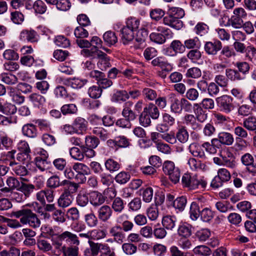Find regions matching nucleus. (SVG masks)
<instances>
[{"label": "nucleus", "instance_id": "obj_35", "mask_svg": "<svg viewBox=\"0 0 256 256\" xmlns=\"http://www.w3.org/2000/svg\"><path fill=\"white\" fill-rule=\"evenodd\" d=\"M129 98V94L126 90H118L112 96V100L114 102H126Z\"/></svg>", "mask_w": 256, "mask_h": 256}, {"label": "nucleus", "instance_id": "obj_48", "mask_svg": "<svg viewBox=\"0 0 256 256\" xmlns=\"http://www.w3.org/2000/svg\"><path fill=\"white\" fill-rule=\"evenodd\" d=\"M73 169L78 174L80 175H88L90 174V170L89 168L85 164L82 163L76 164L74 166Z\"/></svg>", "mask_w": 256, "mask_h": 256}, {"label": "nucleus", "instance_id": "obj_12", "mask_svg": "<svg viewBox=\"0 0 256 256\" xmlns=\"http://www.w3.org/2000/svg\"><path fill=\"white\" fill-rule=\"evenodd\" d=\"M133 104V102L131 101L126 102L122 112V116L130 122L135 120L137 117V114L132 110Z\"/></svg>", "mask_w": 256, "mask_h": 256}, {"label": "nucleus", "instance_id": "obj_32", "mask_svg": "<svg viewBox=\"0 0 256 256\" xmlns=\"http://www.w3.org/2000/svg\"><path fill=\"white\" fill-rule=\"evenodd\" d=\"M102 120L103 124L106 126H110L114 124V118L110 116H106L102 118V120L100 118L96 115H92L90 118V121L92 123L94 122L95 121Z\"/></svg>", "mask_w": 256, "mask_h": 256}, {"label": "nucleus", "instance_id": "obj_52", "mask_svg": "<svg viewBox=\"0 0 256 256\" xmlns=\"http://www.w3.org/2000/svg\"><path fill=\"white\" fill-rule=\"evenodd\" d=\"M196 34L200 36H204L208 32V26L204 22H198L194 28Z\"/></svg>", "mask_w": 256, "mask_h": 256}, {"label": "nucleus", "instance_id": "obj_43", "mask_svg": "<svg viewBox=\"0 0 256 256\" xmlns=\"http://www.w3.org/2000/svg\"><path fill=\"white\" fill-rule=\"evenodd\" d=\"M60 110L64 115L72 114H76L78 108L75 104H69L63 105Z\"/></svg>", "mask_w": 256, "mask_h": 256}, {"label": "nucleus", "instance_id": "obj_29", "mask_svg": "<svg viewBox=\"0 0 256 256\" xmlns=\"http://www.w3.org/2000/svg\"><path fill=\"white\" fill-rule=\"evenodd\" d=\"M226 75L227 78L232 81H240L245 78V77L239 73L238 71L232 68L226 69Z\"/></svg>", "mask_w": 256, "mask_h": 256}, {"label": "nucleus", "instance_id": "obj_27", "mask_svg": "<svg viewBox=\"0 0 256 256\" xmlns=\"http://www.w3.org/2000/svg\"><path fill=\"white\" fill-rule=\"evenodd\" d=\"M88 81L86 79L74 78L66 80V84L73 88L78 89L85 86Z\"/></svg>", "mask_w": 256, "mask_h": 256}, {"label": "nucleus", "instance_id": "obj_57", "mask_svg": "<svg viewBox=\"0 0 256 256\" xmlns=\"http://www.w3.org/2000/svg\"><path fill=\"white\" fill-rule=\"evenodd\" d=\"M149 37L151 41L158 44H163L166 41L165 36L160 33L152 32Z\"/></svg>", "mask_w": 256, "mask_h": 256}, {"label": "nucleus", "instance_id": "obj_47", "mask_svg": "<svg viewBox=\"0 0 256 256\" xmlns=\"http://www.w3.org/2000/svg\"><path fill=\"white\" fill-rule=\"evenodd\" d=\"M235 66L238 68V71L239 73L241 74L242 76H244L248 74L250 66L248 62H238L235 64Z\"/></svg>", "mask_w": 256, "mask_h": 256}, {"label": "nucleus", "instance_id": "obj_21", "mask_svg": "<svg viewBox=\"0 0 256 256\" xmlns=\"http://www.w3.org/2000/svg\"><path fill=\"white\" fill-rule=\"evenodd\" d=\"M30 101L35 108L42 107L46 102V98L38 93H33L28 96Z\"/></svg>", "mask_w": 256, "mask_h": 256}, {"label": "nucleus", "instance_id": "obj_28", "mask_svg": "<svg viewBox=\"0 0 256 256\" xmlns=\"http://www.w3.org/2000/svg\"><path fill=\"white\" fill-rule=\"evenodd\" d=\"M188 150L194 156H198L200 158H204L205 154L202 146L196 142L192 143L188 146Z\"/></svg>", "mask_w": 256, "mask_h": 256}, {"label": "nucleus", "instance_id": "obj_60", "mask_svg": "<svg viewBox=\"0 0 256 256\" xmlns=\"http://www.w3.org/2000/svg\"><path fill=\"white\" fill-rule=\"evenodd\" d=\"M32 8L36 12L40 14H44L47 9V7L44 2L41 0H36L32 4Z\"/></svg>", "mask_w": 256, "mask_h": 256}, {"label": "nucleus", "instance_id": "obj_24", "mask_svg": "<svg viewBox=\"0 0 256 256\" xmlns=\"http://www.w3.org/2000/svg\"><path fill=\"white\" fill-rule=\"evenodd\" d=\"M22 132L24 135L30 138H35L38 136L36 126L32 124H24L22 126Z\"/></svg>", "mask_w": 256, "mask_h": 256}, {"label": "nucleus", "instance_id": "obj_25", "mask_svg": "<svg viewBox=\"0 0 256 256\" xmlns=\"http://www.w3.org/2000/svg\"><path fill=\"white\" fill-rule=\"evenodd\" d=\"M16 152L15 150H12L8 152H4L1 154L0 160L2 162L7 164L10 162V166H12L14 164H16L18 162H16L14 154Z\"/></svg>", "mask_w": 256, "mask_h": 256}, {"label": "nucleus", "instance_id": "obj_59", "mask_svg": "<svg viewBox=\"0 0 256 256\" xmlns=\"http://www.w3.org/2000/svg\"><path fill=\"white\" fill-rule=\"evenodd\" d=\"M201 76V70L197 67L188 68L186 73V76L188 78H198Z\"/></svg>", "mask_w": 256, "mask_h": 256}, {"label": "nucleus", "instance_id": "obj_11", "mask_svg": "<svg viewBox=\"0 0 256 256\" xmlns=\"http://www.w3.org/2000/svg\"><path fill=\"white\" fill-rule=\"evenodd\" d=\"M109 233L114 238V241L122 244L125 238L124 234L122 231L120 226L116 224L111 227L109 230Z\"/></svg>", "mask_w": 256, "mask_h": 256}, {"label": "nucleus", "instance_id": "obj_51", "mask_svg": "<svg viewBox=\"0 0 256 256\" xmlns=\"http://www.w3.org/2000/svg\"><path fill=\"white\" fill-rule=\"evenodd\" d=\"M187 202L186 198L184 196L178 197L176 198L173 202V206L179 211H182Z\"/></svg>", "mask_w": 256, "mask_h": 256}, {"label": "nucleus", "instance_id": "obj_44", "mask_svg": "<svg viewBox=\"0 0 256 256\" xmlns=\"http://www.w3.org/2000/svg\"><path fill=\"white\" fill-rule=\"evenodd\" d=\"M194 254L198 256H208L211 254L210 249L205 246H198L193 250Z\"/></svg>", "mask_w": 256, "mask_h": 256}, {"label": "nucleus", "instance_id": "obj_10", "mask_svg": "<svg viewBox=\"0 0 256 256\" xmlns=\"http://www.w3.org/2000/svg\"><path fill=\"white\" fill-rule=\"evenodd\" d=\"M168 101L170 103V111L174 114L181 112V99L179 100L176 94L171 92L168 95Z\"/></svg>", "mask_w": 256, "mask_h": 256}, {"label": "nucleus", "instance_id": "obj_61", "mask_svg": "<svg viewBox=\"0 0 256 256\" xmlns=\"http://www.w3.org/2000/svg\"><path fill=\"white\" fill-rule=\"evenodd\" d=\"M136 32V34L135 37L136 40L140 44L144 42L148 36V33L146 30H145L144 28H141L140 29L138 30Z\"/></svg>", "mask_w": 256, "mask_h": 256}, {"label": "nucleus", "instance_id": "obj_36", "mask_svg": "<svg viewBox=\"0 0 256 256\" xmlns=\"http://www.w3.org/2000/svg\"><path fill=\"white\" fill-rule=\"evenodd\" d=\"M103 38L108 46L114 45L118 42V38L115 32L111 30L106 32L103 35Z\"/></svg>", "mask_w": 256, "mask_h": 256}, {"label": "nucleus", "instance_id": "obj_46", "mask_svg": "<svg viewBox=\"0 0 256 256\" xmlns=\"http://www.w3.org/2000/svg\"><path fill=\"white\" fill-rule=\"evenodd\" d=\"M184 11L182 8L172 7L169 8L167 16L180 19L184 16Z\"/></svg>", "mask_w": 256, "mask_h": 256}, {"label": "nucleus", "instance_id": "obj_5", "mask_svg": "<svg viewBox=\"0 0 256 256\" xmlns=\"http://www.w3.org/2000/svg\"><path fill=\"white\" fill-rule=\"evenodd\" d=\"M222 48V43L219 40L206 42L204 44L206 53L210 56H215Z\"/></svg>", "mask_w": 256, "mask_h": 256}, {"label": "nucleus", "instance_id": "obj_9", "mask_svg": "<svg viewBox=\"0 0 256 256\" xmlns=\"http://www.w3.org/2000/svg\"><path fill=\"white\" fill-rule=\"evenodd\" d=\"M234 142L233 136L226 132H220L218 135V138L212 140V143L220 142L221 144L226 146H231Z\"/></svg>", "mask_w": 256, "mask_h": 256}, {"label": "nucleus", "instance_id": "obj_45", "mask_svg": "<svg viewBox=\"0 0 256 256\" xmlns=\"http://www.w3.org/2000/svg\"><path fill=\"white\" fill-rule=\"evenodd\" d=\"M90 201V197L88 193L84 190H80L76 198L78 204L81 206H86Z\"/></svg>", "mask_w": 256, "mask_h": 256}, {"label": "nucleus", "instance_id": "obj_38", "mask_svg": "<svg viewBox=\"0 0 256 256\" xmlns=\"http://www.w3.org/2000/svg\"><path fill=\"white\" fill-rule=\"evenodd\" d=\"M16 112V106L10 103L4 102L0 110V112L6 115L13 114Z\"/></svg>", "mask_w": 256, "mask_h": 256}, {"label": "nucleus", "instance_id": "obj_23", "mask_svg": "<svg viewBox=\"0 0 256 256\" xmlns=\"http://www.w3.org/2000/svg\"><path fill=\"white\" fill-rule=\"evenodd\" d=\"M78 246L73 245L68 246L65 245L62 246L60 250L62 251L63 256H79Z\"/></svg>", "mask_w": 256, "mask_h": 256}, {"label": "nucleus", "instance_id": "obj_42", "mask_svg": "<svg viewBox=\"0 0 256 256\" xmlns=\"http://www.w3.org/2000/svg\"><path fill=\"white\" fill-rule=\"evenodd\" d=\"M192 226L189 224H182L179 226L178 230V234L184 238L189 237L192 234Z\"/></svg>", "mask_w": 256, "mask_h": 256}, {"label": "nucleus", "instance_id": "obj_64", "mask_svg": "<svg viewBox=\"0 0 256 256\" xmlns=\"http://www.w3.org/2000/svg\"><path fill=\"white\" fill-rule=\"evenodd\" d=\"M246 56L251 62L256 65V48L254 46H247Z\"/></svg>", "mask_w": 256, "mask_h": 256}, {"label": "nucleus", "instance_id": "obj_3", "mask_svg": "<svg viewBox=\"0 0 256 256\" xmlns=\"http://www.w3.org/2000/svg\"><path fill=\"white\" fill-rule=\"evenodd\" d=\"M63 242L76 246H78L80 244L78 236L77 235L70 232L65 231L58 234L56 238H52V242L54 250H60L62 246Z\"/></svg>", "mask_w": 256, "mask_h": 256}, {"label": "nucleus", "instance_id": "obj_15", "mask_svg": "<svg viewBox=\"0 0 256 256\" xmlns=\"http://www.w3.org/2000/svg\"><path fill=\"white\" fill-rule=\"evenodd\" d=\"M162 168L164 173L170 176H180V174L179 168L176 167L172 162H165L163 164Z\"/></svg>", "mask_w": 256, "mask_h": 256}, {"label": "nucleus", "instance_id": "obj_37", "mask_svg": "<svg viewBox=\"0 0 256 256\" xmlns=\"http://www.w3.org/2000/svg\"><path fill=\"white\" fill-rule=\"evenodd\" d=\"M243 126L249 131L253 132L256 130V118L250 116L243 120Z\"/></svg>", "mask_w": 256, "mask_h": 256}, {"label": "nucleus", "instance_id": "obj_13", "mask_svg": "<svg viewBox=\"0 0 256 256\" xmlns=\"http://www.w3.org/2000/svg\"><path fill=\"white\" fill-rule=\"evenodd\" d=\"M163 23L176 30H180L184 26V23L180 19L170 16L164 17Z\"/></svg>", "mask_w": 256, "mask_h": 256}, {"label": "nucleus", "instance_id": "obj_30", "mask_svg": "<svg viewBox=\"0 0 256 256\" xmlns=\"http://www.w3.org/2000/svg\"><path fill=\"white\" fill-rule=\"evenodd\" d=\"M73 124L76 132L82 133L86 130L87 122L81 117L76 118L74 121Z\"/></svg>", "mask_w": 256, "mask_h": 256}, {"label": "nucleus", "instance_id": "obj_54", "mask_svg": "<svg viewBox=\"0 0 256 256\" xmlns=\"http://www.w3.org/2000/svg\"><path fill=\"white\" fill-rule=\"evenodd\" d=\"M184 96L190 101L195 102L198 99L200 94L196 89L190 88L186 90Z\"/></svg>", "mask_w": 256, "mask_h": 256}, {"label": "nucleus", "instance_id": "obj_49", "mask_svg": "<svg viewBox=\"0 0 256 256\" xmlns=\"http://www.w3.org/2000/svg\"><path fill=\"white\" fill-rule=\"evenodd\" d=\"M190 218L193 220H196L200 216L199 206L196 202H194L191 204L190 210Z\"/></svg>", "mask_w": 256, "mask_h": 256}, {"label": "nucleus", "instance_id": "obj_55", "mask_svg": "<svg viewBox=\"0 0 256 256\" xmlns=\"http://www.w3.org/2000/svg\"><path fill=\"white\" fill-rule=\"evenodd\" d=\"M199 48H194L190 50L187 54V57L192 62H196L202 58V52L198 50Z\"/></svg>", "mask_w": 256, "mask_h": 256}, {"label": "nucleus", "instance_id": "obj_41", "mask_svg": "<svg viewBox=\"0 0 256 256\" xmlns=\"http://www.w3.org/2000/svg\"><path fill=\"white\" fill-rule=\"evenodd\" d=\"M164 10L160 8L152 9L150 12V18L156 22H158L164 18Z\"/></svg>", "mask_w": 256, "mask_h": 256}, {"label": "nucleus", "instance_id": "obj_50", "mask_svg": "<svg viewBox=\"0 0 256 256\" xmlns=\"http://www.w3.org/2000/svg\"><path fill=\"white\" fill-rule=\"evenodd\" d=\"M234 134L237 136L236 140H244L248 137V132L244 126H236L234 130Z\"/></svg>", "mask_w": 256, "mask_h": 256}, {"label": "nucleus", "instance_id": "obj_26", "mask_svg": "<svg viewBox=\"0 0 256 256\" xmlns=\"http://www.w3.org/2000/svg\"><path fill=\"white\" fill-rule=\"evenodd\" d=\"M72 195L68 192H64L58 200V204L62 208H66L72 204Z\"/></svg>", "mask_w": 256, "mask_h": 256}, {"label": "nucleus", "instance_id": "obj_1", "mask_svg": "<svg viewBox=\"0 0 256 256\" xmlns=\"http://www.w3.org/2000/svg\"><path fill=\"white\" fill-rule=\"evenodd\" d=\"M140 25V20L134 17L126 19L125 25L120 30L122 42L126 45L130 44L134 38V32H137Z\"/></svg>", "mask_w": 256, "mask_h": 256}, {"label": "nucleus", "instance_id": "obj_17", "mask_svg": "<svg viewBox=\"0 0 256 256\" xmlns=\"http://www.w3.org/2000/svg\"><path fill=\"white\" fill-rule=\"evenodd\" d=\"M20 39L22 41L35 42L38 41L37 33L34 30H24L21 32Z\"/></svg>", "mask_w": 256, "mask_h": 256}, {"label": "nucleus", "instance_id": "obj_56", "mask_svg": "<svg viewBox=\"0 0 256 256\" xmlns=\"http://www.w3.org/2000/svg\"><path fill=\"white\" fill-rule=\"evenodd\" d=\"M54 42L55 44L60 47L64 48H68L70 46V42L64 36L62 35L58 36L55 38Z\"/></svg>", "mask_w": 256, "mask_h": 256}, {"label": "nucleus", "instance_id": "obj_8", "mask_svg": "<svg viewBox=\"0 0 256 256\" xmlns=\"http://www.w3.org/2000/svg\"><path fill=\"white\" fill-rule=\"evenodd\" d=\"M152 64L154 66H158L162 70L170 72L173 69L172 64L163 56H158L154 58L151 62Z\"/></svg>", "mask_w": 256, "mask_h": 256}, {"label": "nucleus", "instance_id": "obj_63", "mask_svg": "<svg viewBox=\"0 0 256 256\" xmlns=\"http://www.w3.org/2000/svg\"><path fill=\"white\" fill-rule=\"evenodd\" d=\"M85 144L86 147L94 148L98 146L100 141L98 138L94 136H88L85 138Z\"/></svg>", "mask_w": 256, "mask_h": 256}, {"label": "nucleus", "instance_id": "obj_18", "mask_svg": "<svg viewBox=\"0 0 256 256\" xmlns=\"http://www.w3.org/2000/svg\"><path fill=\"white\" fill-rule=\"evenodd\" d=\"M105 202V197L98 191H94L90 194V202L94 207L103 204Z\"/></svg>", "mask_w": 256, "mask_h": 256}, {"label": "nucleus", "instance_id": "obj_7", "mask_svg": "<svg viewBox=\"0 0 256 256\" xmlns=\"http://www.w3.org/2000/svg\"><path fill=\"white\" fill-rule=\"evenodd\" d=\"M242 164L246 166V170L252 174H256V164L254 163L253 156L250 153H246L241 157Z\"/></svg>", "mask_w": 256, "mask_h": 256}, {"label": "nucleus", "instance_id": "obj_20", "mask_svg": "<svg viewBox=\"0 0 256 256\" xmlns=\"http://www.w3.org/2000/svg\"><path fill=\"white\" fill-rule=\"evenodd\" d=\"M194 112L195 118L200 122H204L208 118V113L199 104H194Z\"/></svg>", "mask_w": 256, "mask_h": 256}, {"label": "nucleus", "instance_id": "obj_16", "mask_svg": "<svg viewBox=\"0 0 256 256\" xmlns=\"http://www.w3.org/2000/svg\"><path fill=\"white\" fill-rule=\"evenodd\" d=\"M112 214V209L108 205L102 206L98 210V218L103 222H107L111 218Z\"/></svg>", "mask_w": 256, "mask_h": 256}, {"label": "nucleus", "instance_id": "obj_31", "mask_svg": "<svg viewBox=\"0 0 256 256\" xmlns=\"http://www.w3.org/2000/svg\"><path fill=\"white\" fill-rule=\"evenodd\" d=\"M189 137L188 133L185 126H180L178 128L176 138L182 143L186 142Z\"/></svg>", "mask_w": 256, "mask_h": 256}, {"label": "nucleus", "instance_id": "obj_4", "mask_svg": "<svg viewBox=\"0 0 256 256\" xmlns=\"http://www.w3.org/2000/svg\"><path fill=\"white\" fill-rule=\"evenodd\" d=\"M218 106L226 114L230 112L234 108L233 98L228 95H223L216 98Z\"/></svg>", "mask_w": 256, "mask_h": 256}, {"label": "nucleus", "instance_id": "obj_2", "mask_svg": "<svg viewBox=\"0 0 256 256\" xmlns=\"http://www.w3.org/2000/svg\"><path fill=\"white\" fill-rule=\"evenodd\" d=\"M12 215L16 218H20V222L23 224H28L34 228H38L41 222L37 215L32 210L23 208L18 210L14 212Z\"/></svg>", "mask_w": 256, "mask_h": 256}, {"label": "nucleus", "instance_id": "obj_62", "mask_svg": "<svg viewBox=\"0 0 256 256\" xmlns=\"http://www.w3.org/2000/svg\"><path fill=\"white\" fill-rule=\"evenodd\" d=\"M0 149L5 148L8 150L12 147V141L6 136H0Z\"/></svg>", "mask_w": 256, "mask_h": 256}, {"label": "nucleus", "instance_id": "obj_40", "mask_svg": "<svg viewBox=\"0 0 256 256\" xmlns=\"http://www.w3.org/2000/svg\"><path fill=\"white\" fill-rule=\"evenodd\" d=\"M244 25V21L242 19L238 17V16H232L228 20L227 24H226V26H232L235 28H241Z\"/></svg>", "mask_w": 256, "mask_h": 256}, {"label": "nucleus", "instance_id": "obj_39", "mask_svg": "<svg viewBox=\"0 0 256 256\" xmlns=\"http://www.w3.org/2000/svg\"><path fill=\"white\" fill-rule=\"evenodd\" d=\"M8 89L10 96L14 102L18 104H21L24 102V96H22L20 93L16 92L13 88L10 87Z\"/></svg>", "mask_w": 256, "mask_h": 256}, {"label": "nucleus", "instance_id": "obj_34", "mask_svg": "<svg viewBox=\"0 0 256 256\" xmlns=\"http://www.w3.org/2000/svg\"><path fill=\"white\" fill-rule=\"evenodd\" d=\"M184 50L186 48L193 50L194 48H200V42L197 37L194 38H189L184 40Z\"/></svg>", "mask_w": 256, "mask_h": 256}, {"label": "nucleus", "instance_id": "obj_6", "mask_svg": "<svg viewBox=\"0 0 256 256\" xmlns=\"http://www.w3.org/2000/svg\"><path fill=\"white\" fill-rule=\"evenodd\" d=\"M182 182L184 186L190 189H195L199 186L204 188L206 184V182L198 180L196 177H182Z\"/></svg>", "mask_w": 256, "mask_h": 256}, {"label": "nucleus", "instance_id": "obj_19", "mask_svg": "<svg viewBox=\"0 0 256 256\" xmlns=\"http://www.w3.org/2000/svg\"><path fill=\"white\" fill-rule=\"evenodd\" d=\"M143 111L150 116L153 120H158L160 116V112L157 106L153 103L150 102L146 104Z\"/></svg>", "mask_w": 256, "mask_h": 256}, {"label": "nucleus", "instance_id": "obj_58", "mask_svg": "<svg viewBox=\"0 0 256 256\" xmlns=\"http://www.w3.org/2000/svg\"><path fill=\"white\" fill-rule=\"evenodd\" d=\"M170 47L174 50L176 54H183L185 52L184 43L180 40H174L170 44Z\"/></svg>", "mask_w": 256, "mask_h": 256}, {"label": "nucleus", "instance_id": "obj_33", "mask_svg": "<svg viewBox=\"0 0 256 256\" xmlns=\"http://www.w3.org/2000/svg\"><path fill=\"white\" fill-rule=\"evenodd\" d=\"M176 218L174 216H166L162 220L163 226L168 230H172L176 226Z\"/></svg>", "mask_w": 256, "mask_h": 256}, {"label": "nucleus", "instance_id": "obj_53", "mask_svg": "<svg viewBox=\"0 0 256 256\" xmlns=\"http://www.w3.org/2000/svg\"><path fill=\"white\" fill-rule=\"evenodd\" d=\"M124 208V200L120 197L116 198L112 202V208L115 212H121Z\"/></svg>", "mask_w": 256, "mask_h": 256}, {"label": "nucleus", "instance_id": "obj_22", "mask_svg": "<svg viewBox=\"0 0 256 256\" xmlns=\"http://www.w3.org/2000/svg\"><path fill=\"white\" fill-rule=\"evenodd\" d=\"M36 245L38 248L44 252H50L52 254H54L55 250H53L52 242L50 244V242L44 239L38 240Z\"/></svg>", "mask_w": 256, "mask_h": 256}, {"label": "nucleus", "instance_id": "obj_14", "mask_svg": "<svg viewBox=\"0 0 256 256\" xmlns=\"http://www.w3.org/2000/svg\"><path fill=\"white\" fill-rule=\"evenodd\" d=\"M98 57V66L102 70H105L111 66L110 58L108 56L102 52L97 50H96Z\"/></svg>", "mask_w": 256, "mask_h": 256}]
</instances>
